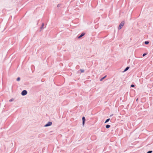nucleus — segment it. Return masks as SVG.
<instances>
[{
    "mask_svg": "<svg viewBox=\"0 0 153 153\" xmlns=\"http://www.w3.org/2000/svg\"><path fill=\"white\" fill-rule=\"evenodd\" d=\"M124 22L123 21L120 24L119 27H118V29L119 30H120L121 29L123 26L124 25Z\"/></svg>",
    "mask_w": 153,
    "mask_h": 153,
    "instance_id": "obj_1",
    "label": "nucleus"
},
{
    "mask_svg": "<svg viewBox=\"0 0 153 153\" xmlns=\"http://www.w3.org/2000/svg\"><path fill=\"white\" fill-rule=\"evenodd\" d=\"M52 124V123L51 122H48L44 126V127H46L51 126Z\"/></svg>",
    "mask_w": 153,
    "mask_h": 153,
    "instance_id": "obj_2",
    "label": "nucleus"
},
{
    "mask_svg": "<svg viewBox=\"0 0 153 153\" xmlns=\"http://www.w3.org/2000/svg\"><path fill=\"white\" fill-rule=\"evenodd\" d=\"M27 94V92L26 90H24L23 91L22 93H21V94L22 96H25Z\"/></svg>",
    "mask_w": 153,
    "mask_h": 153,
    "instance_id": "obj_3",
    "label": "nucleus"
},
{
    "mask_svg": "<svg viewBox=\"0 0 153 153\" xmlns=\"http://www.w3.org/2000/svg\"><path fill=\"white\" fill-rule=\"evenodd\" d=\"M82 125H83V126H84L85 123V118L84 117H82Z\"/></svg>",
    "mask_w": 153,
    "mask_h": 153,
    "instance_id": "obj_4",
    "label": "nucleus"
},
{
    "mask_svg": "<svg viewBox=\"0 0 153 153\" xmlns=\"http://www.w3.org/2000/svg\"><path fill=\"white\" fill-rule=\"evenodd\" d=\"M85 33H82L78 37V39H80L81 37H82V36H84L85 35Z\"/></svg>",
    "mask_w": 153,
    "mask_h": 153,
    "instance_id": "obj_5",
    "label": "nucleus"
},
{
    "mask_svg": "<svg viewBox=\"0 0 153 153\" xmlns=\"http://www.w3.org/2000/svg\"><path fill=\"white\" fill-rule=\"evenodd\" d=\"M129 67H127L124 70V72H125L126 71H127L129 69Z\"/></svg>",
    "mask_w": 153,
    "mask_h": 153,
    "instance_id": "obj_6",
    "label": "nucleus"
},
{
    "mask_svg": "<svg viewBox=\"0 0 153 153\" xmlns=\"http://www.w3.org/2000/svg\"><path fill=\"white\" fill-rule=\"evenodd\" d=\"M106 76H107L106 75L104 76L103 77L101 78L100 80V81H102L106 77Z\"/></svg>",
    "mask_w": 153,
    "mask_h": 153,
    "instance_id": "obj_7",
    "label": "nucleus"
},
{
    "mask_svg": "<svg viewBox=\"0 0 153 153\" xmlns=\"http://www.w3.org/2000/svg\"><path fill=\"white\" fill-rule=\"evenodd\" d=\"M111 126L110 125H107L106 126H105V127L106 128H110V127Z\"/></svg>",
    "mask_w": 153,
    "mask_h": 153,
    "instance_id": "obj_8",
    "label": "nucleus"
},
{
    "mask_svg": "<svg viewBox=\"0 0 153 153\" xmlns=\"http://www.w3.org/2000/svg\"><path fill=\"white\" fill-rule=\"evenodd\" d=\"M110 120V118H108V119H107L106 121H105V123H106L108 122Z\"/></svg>",
    "mask_w": 153,
    "mask_h": 153,
    "instance_id": "obj_9",
    "label": "nucleus"
},
{
    "mask_svg": "<svg viewBox=\"0 0 153 153\" xmlns=\"http://www.w3.org/2000/svg\"><path fill=\"white\" fill-rule=\"evenodd\" d=\"M44 23H42V26L41 27V29H43L44 28L43 27L44 26Z\"/></svg>",
    "mask_w": 153,
    "mask_h": 153,
    "instance_id": "obj_10",
    "label": "nucleus"
},
{
    "mask_svg": "<svg viewBox=\"0 0 153 153\" xmlns=\"http://www.w3.org/2000/svg\"><path fill=\"white\" fill-rule=\"evenodd\" d=\"M144 43L145 44L147 45L149 43V42L148 41H146Z\"/></svg>",
    "mask_w": 153,
    "mask_h": 153,
    "instance_id": "obj_11",
    "label": "nucleus"
},
{
    "mask_svg": "<svg viewBox=\"0 0 153 153\" xmlns=\"http://www.w3.org/2000/svg\"><path fill=\"white\" fill-rule=\"evenodd\" d=\"M79 71H80L81 73H83L84 72V70L83 69H80Z\"/></svg>",
    "mask_w": 153,
    "mask_h": 153,
    "instance_id": "obj_12",
    "label": "nucleus"
},
{
    "mask_svg": "<svg viewBox=\"0 0 153 153\" xmlns=\"http://www.w3.org/2000/svg\"><path fill=\"white\" fill-rule=\"evenodd\" d=\"M20 77H19L16 80L18 81H19L20 80Z\"/></svg>",
    "mask_w": 153,
    "mask_h": 153,
    "instance_id": "obj_13",
    "label": "nucleus"
},
{
    "mask_svg": "<svg viewBox=\"0 0 153 153\" xmlns=\"http://www.w3.org/2000/svg\"><path fill=\"white\" fill-rule=\"evenodd\" d=\"M152 151H148L147 153H152Z\"/></svg>",
    "mask_w": 153,
    "mask_h": 153,
    "instance_id": "obj_14",
    "label": "nucleus"
},
{
    "mask_svg": "<svg viewBox=\"0 0 153 153\" xmlns=\"http://www.w3.org/2000/svg\"><path fill=\"white\" fill-rule=\"evenodd\" d=\"M13 99H10V100H9V101L10 102H12V101H13Z\"/></svg>",
    "mask_w": 153,
    "mask_h": 153,
    "instance_id": "obj_15",
    "label": "nucleus"
},
{
    "mask_svg": "<svg viewBox=\"0 0 153 153\" xmlns=\"http://www.w3.org/2000/svg\"><path fill=\"white\" fill-rule=\"evenodd\" d=\"M131 87H134V85L132 84V85H131Z\"/></svg>",
    "mask_w": 153,
    "mask_h": 153,
    "instance_id": "obj_16",
    "label": "nucleus"
},
{
    "mask_svg": "<svg viewBox=\"0 0 153 153\" xmlns=\"http://www.w3.org/2000/svg\"><path fill=\"white\" fill-rule=\"evenodd\" d=\"M146 55V53H143V56H145V55Z\"/></svg>",
    "mask_w": 153,
    "mask_h": 153,
    "instance_id": "obj_17",
    "label": "nucleus"
},
{
    "mask_svg": "<svg viewBox=\"0 0 153 153\" xmlns=\"http://www.w3.org/2000/svg\"><path fill=\"white\" fill-rule=\"evenodd\" d=\"M61 5V4H58V5H57V7H59Z\"/></svg>",
    "mask_w": 153,
    "mask_h": 153,
    "instance_id": "obj_18",
    "label": "nucleus"
}]
</instances>
